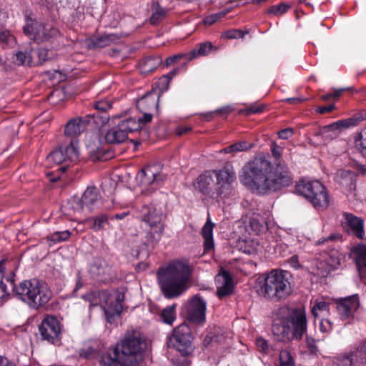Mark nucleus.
<instances>
[{"instance_id":"obj_1","label":"nucleus","mask_w":366,"mask_h":366,"mask_svg":"<svg viewBox=\"0 0 366 366\" xmlns=\"http://www.w3.org/2000/svg\"><path fill=\"white\" fill-rule=\"evenodd\" d=\"M240 180L247 188L261 194L280 190L292 182L287 165L277 163L273 167L264 155L257 156L243 167Z\"/></svg>"},{"instance_id":"obj_2","label":"nucleus","mask_w":366,"mask_h":366,"mask_svg":"<svg viewBox=\"0 0 366 366\" xmlns=\"http://www.w3.org/2000/svg\"><path fill=\"white\" fill-rule=\"evenodd\" d=\"M147 343L137 330L127 331L120 342L103 354L100 366H139L142 361Z\"/></svg>"},{"instance_id":"obj_3","label":"nucleus","mask_w":366,"mask_h":366,"mask_svg":"<svg viewBox=\"0 0 366 366\" xmlns=\"http://www.w3.org/2000/svg\"><path fill=\"white\" fill-rule=\"evenodd\" d=\"M192 269L189 264L174 261L158 270L157 279L163 295L167 299L180 296L188 288Z\"/></svg>"},{"instance_id":"obj_4","label":"nucleus","mask_w":366,"mask_h":366,"mask_svg":"<svg viewBox=\"0 0 366 366\" xmlns=\"http://www.w3.org/2000/svg\"><path fill=\"white\" fill-rule=\"evenodd\" d=\"M291 274L287 271L272 269L258 282V294L267 300L279 302L292 293Z\"/></svg>"},{"instance_id":"obj_5","label":"nucleus","mask_w":366,"mask_h":366,"mask_svg":"<svg viewBox=\"0 0 366 366\" xmlns=\"http://www.w3.org/2000/svg\"><path fill=\"white\" fill-rule=\"evenodd\" d=\"M14 294L31 309L38 310L49 302L52 292L48 285L33 279L21 282L14 287Z\"/></svg>"},{"instance_id":"obj_6","label":"nucleus","mask_w":366,"mask_h":366,"mask_svg":"<svg viewBox=\"0 0 366 366\" xmlns=\"http://www.w3.org/2000/svg\"><path fill=\"white\" fill-rule=\"evenodd\" d=\"M139 219L144 224L142 226V244L148 249H153L164 233L163 213L154 206L144 205L140 210Z\"/></svg>"},{"instance_id":"obj_7","label":"nucleus","mask_w":366,"mask_h":366,"mask_svg":"<svg viewBox=\"0 0 366 366\" xmlns=\"http://www.w3.org/2000/svg\"><path fill=\"white\" fill-rule=\"evenodd\" d=\"M295 189L300 195L304 196L315 207H327L328 196L324 185L319 181H300Z\"/></svg>"},{"instance_id":"obj_8","label":"nucleus","mask_w":366,"mask_h":366,"mask_svg":"<svg viewBox=\"0 0 366 366\" xmlns=\"http://www.w3.org/2000/svg\"><path fill=\"white\" fill-rule=\"evenodd\" d=\"M192 340L193 337L189 325L182 323L174 329L167 345L168 347L175 348L182 355L186 356L192 350Z\"/></svg>"},{"instance_id":"obj_9","label":"nucleus","mask_w":366,"mask_h":366,"mask_svg":"<svg viewBox=\"0 0 366 366\" xmlns=\"http://www.w3.org/2000/svg\"><path fill=\"white\" fill-rule=\"evenodd\" d=\"M136 120L129 118L121 121L117 126L109 129L105 134L104 139L107 144H119L128 139V134L138 130Z\"/></svg>"},{"instance_id":"obj_10","label":"nucleus","mask_w":366,"mask_h":366,"mask_svg":"<svg viewBox=\"0 0 366 366\" xmlns=\"http://www.w3.org/2000/svg\"><path fill=\"white\" fill-rule=\"evenodd\" d=\"M291 326L292 332L295 335V340H300L307 332L306 313L302 307L290 309L285 319Z\"/></svg>"},{"instance_id":"obj_11","label":"nucleus","mask_w":366,"mask_h":366,"mask_svg":"<svg viewBox=\"0 0 366 366\" xmlns=\"http://www.w3.org/2000/svg\"><path fill=\"white\" fill-rule=\"evenodd\" d=\"M167 174L159 172L158 168L154 165L146 166L137 174V182L139 186L149 187L152 189L164 182Z\"/></svg>"},{"instance_id":"obj_12","label":"nucleus","mask_w":366,"mask_h":366,"mask_svg":"<svg viewBox=\"0 0 366 366\" xmlns=\"http://www.w3.org/2000/svg\"><path fill=\"white\" fill-rule=\"evenodd\" d=\"M24 34L29 36L34 41L40 44L49 41L59 35V31L50 24L36 23L35 26H26L24 27Z\"/></svg>"},{"instance_id":"obj_13","label":"nucleus","mask_w":366,"mask_h":366,"mask_svg":"<svg viewBox=\"0 0 366 366\" xmlns=\"http://www.w3.org/2000/svg\"><path fill=\"white\" fill-rule=\"evenodd\" d=\"M206 301L199 295H194L189 301L187 318L189 322L202 325L205 322Z\"/></svg>"},{"instance_id":"obj_14","label":"nucleus","mask_w":366,"mask_h":366,"mask_svg":"<svg viewBox=\"0 0 366 366\" xmlns=\"http://www.w3.org/2000/svg\"><path fill=\"white\" fill-rule=\"evenodd\" d=\"M39 332L43 340L54 345L60 341L61 325L59 320L54 316H47L39 326Z\"/></svg>"},{"instance_id":"obj_15","label":"nucleus","mask_w":366,"mask_h":366,"mask_svg":"<svg viewBox=\"0 0 366 366\" xmlns=\"http://www.w3.org/2000/svg\"><path fill=\"white\" fill-rule=\"evenodd\" d=\"M216 178L215 191L217 196H226L229 194L231 184L235 180V173L229 169H223L219 171H213Z\"/></svg>"},{"instance_id":"obj_16","label":"nucleus","mask_w":366,"mask_h":366,"mask_svg":"<svg viewBox=\"0 0 366 366\" xmlns=\"http://www.w3.org/2000/svg\"><path fill=\"white\" fill-rule=\"evenodd\" d=\"M95 114H89L84 117H74L71 119L65 125L64 135L69 137H76L83 133L91 119L94 118Z\"/></svg>"},{"instance_id":"obj_17","label":"nucleus","mask_w":366,"mask_h":366,"mask_svg":"<svg viewBox=\"0 0 366 366\" xmlns=\"http://www.w3.org/2000/svg\"><path fill=\"white\" fill-rule=\"evenodd\" d=\"M345 224L348 234H353L362 239L365 234L363 220L352 214L345 212Z\"/></svg>"},{"instance_id":"obj_18","label":"nucleus","mask_w":366,"mask_h":366,"mask_svg":"<svg viewBox=\"0 0 366 366\" xmlns=\"http://www.w3.org/2000/svg\"><path fill=\"white\" fill-rule=\"evenodd\" d=\"M216 282L219 284L217 290V295L222 299L225 296L229 295L233 292V281L229 273L221 268L219 274L216 277Z\"/></svg>"},{"instance_id":"obj_19","label":"nucleus","mask_w":366,"mask_h":366,"mask_svg":"<svg viewBox=\"0 0 366 366\" xmlns=\"http://www.w3.org/2000/svg\"><path fill=\"white\" fill-rule=\"evenodd\" d=\"M81 197L85 207L91 212L101 208L103 205L98 189L95 187H87Z\"/></svg>"},{"instance_id":"obj_20","label":"nucleus","mask_w":366,"mask_h":366,"mask_svg":"<svg viewBox=\"0 0 366 366\" xmlns=\"http://www.w3.org/2000/svg\"><path fill=\"white\" fill-rule=\"evenodd\" d=\"M90 272L99 281H106L112 276V266L102 259H97L92 264Z\"/></svg>"},{"instance_id":"obj_21","label":"nucleus","mask_w":366,"mask_h":366,"mask_svg":"<svg viewBox=\"0 0 366 366\" xmlns=\"http://www.w3.org/2000/svg\"><path fill=\"white\" fill-rule=\"evenodd\" d=\"M124 300V293L117 291L115 302H111L107 308H104V313L107 322L112 323L115 320L116 317H119L122 312V303Z\"/></svg>"},{"instance_id":"obj_22","label":"nucleus","mask_w":366,"mask_h":366,"mask_svg":"<svg viewBox=\"0 0 366 366\" xmlns=\"http://www.w3.org/2000/svg\"><path fill=\"white\" fill-rule=\"evenodd\" d=\"M272 332L282 342H287L295 340V335L292 330L291 326L284 319L280 323H274Z\"/></svg>"},{"instance_id":"obj_23","label":"nucleus","mask_w":366,"mask_h":366,"mask_svg":"<svg viewBox=\"0 0 366 366\" xmlns=\"http://www.w3.org/2000/svg\"><path fill=\"white\" fill-rule=\"evenodd\" d=\"M112 103L108 100H99L94 103L93 107L97 110L93 118L97 124H106L109 119V116L106 112L112 108Z\"/></svg>"},{"instance_id":"obj_24","label":"nucleus","mask_w":366,"mask_h":366,"mask_svg":"<svg viewBox=\"0 0 366 366\" xmlns=\"http://www.w3.org/2000/svg\"><path fill=\"white\" fill-rule=\"evenodd\" d=\"M214 177L213 171L199 175L194 184L195 187L203 194H209L213 187L215 188Z\"/></svg>"},{"instance_id":"obj_25","label":"nucleus","mask_w":366,"mask_h":366,"mask_svg":"<svg viewBox=\"0 0 366 366\" xmlns=\"http://www.w3.org/2000/svg\"><path fill=\"white\" fill-rule=\"evenodd\" d=\"M366 364V342H363L356 351L349 355H345V366H352L355 363Z\"/></svg>"},{"instance_id":"obj_26","label":"nucleus","mask_w":366,"mask_h":366,"mask_svg":"<svg viewBox=\"0 0 366 366\" xmlns=\"http://www.w3.org/2000/svg\"><path fill=\"white\" fill-rule=\"evenodd\" d=\"M213 227L214 224L211 222L210 219H208L202 228V234L204 239V251H209L214 247Z\"/></svg>"},{"instance_id":"obj_27","label":"nucleus","mask_w":366,"mask_h":366,"mask_svg":"<svg viewBox=\"0 0 366 366\" xmlns=\"http://www.w3.org/2000/svg\"><path fill=\"white\" fill-rule=\"evenodd\" d=\"M360 307V301L357 295H350L345 297V320L351 317Z\"/></svg>"},{"instance_id":"obj_28","label":"nucleus","mask_w":366,"mask_h":366,"mask_svg":"<svg viewBox=\"0 0 366 366\" xmlns=\"http://www.w3.org/2000/svg\"><path fill=\"white\" fill-rule=\"evenodd\" d=\"M119 39V37L114 34H104L97 36H94L92 39V44L96 47H105L109 46L111 43L115 42Z\"/></svg>"},{"instance_id":"obj_29","label":"nucleus","mask_w":366,"mask_h":366,"mask_svg":"<svg viewBox=\"0 0 366 366\" xmlns=\"http://www.w3.org/2000/svg\"><path fill=\"white\" fill-rule=\"evenodd\" d=\"M162 63L159 57L149 56L145 58L140 64V70L142 73H149L156 69Z\"/></svg>"},{"instance_id":"obj_30","label":"nucleus","mask_w":366,"mask_h":366,"mask_svg":"<svg viewBox=\"0 0 366 366\" xmlns=\"http://www.w3.org/2000/svg\"><path fill=\"white\" fill-rule=\"evenodd\" d=\"M212 45L210 42H204L199 46L198 49L190 51L188 54H184L187 60H192L199 56L207 55L212 49Z\"/></svg>"},{"instance_id":"obj_31","label":"nucleus","mask_w":366,"mask_h":366,"mask_svg":"<svg viewBox=\"0 0 366 366\" xmlns=\"http://www.w3.org/2000/svg\"><path fill=\"white\" fill-rule=\"evenodd\" d=\"M350 256L356 262V265L366 262V246L360 244L351 249Z\"/></svg>"},{"instance_id":"obj_32","label":"nucleus","mask_w":366,"mask_h":366,"mask_svg":"<svg viewBox=\"0 0 366 366\" xmlns=\"http://www.w3.org/2000/svg\"><path fill=\"white\" fill-rule=\"evenodd\" d=\"M247 227L256 234L264 232L267 229V223L260 217H251Z\"/></svg>"},{"instance_id":"obj_33","label":"nucleus","mask_w":366,"mask_h":366,"mask_svg":"<svg viewBox=\"0 0 366 366\" xmlns=\"http://www.w3.org/2000/svg\"><path fill=\"white\" fill-rule=\"evenodd\" d=\"M343 127V120L325 126L323 128V132L325 134V138L335 139L340 135L341 128Z\"/></svg>"},{"instance_id":"obj_34","label":"nucleus","mask_w":366,"mask_h":366,"mask_svg":"<svg viewBox=\"0 0 366 366\" xmlns=\"http://www.w3.org/2000/svg\"><path fill=\"white\" fill-rule=\"evenodd\" d=\"M253 147L254 144L252 143L241 141L225 147L221 152H224V153L244 152L252 148Z\"/></svg>"},{"instance_id":"obj_35","label":"nucleus","mask_w":366,"mask_h":366,"mask_svg":"<svg viewBox=\"0 0 366 366\" xmlns=\"http://www.w3.org/2000/svg\"><path fill=\"white\" fill-rule=\"evenodd\" d=\"M88 222L91 224V227L95 231L104 229L105 226L109 224L108 217L104 214L89 219Z\"/></svg>"},{"instance_id":"obj_36","label":"nucleus","mask_w":366,"mask_h":366,"mask_svg":"<svg viewBox=\"0 0 366 366\" xmlns=\"http://www.w3.org/2000/svg\"><path fill=\"white\" fill-rule=\"evenodd\" d=\"M157 104L156 100L149 94H147L137 102V108L139 112L147 111V107H153Z\"/></svg>"},{"instance_id":"obj_37","label":"nucleus","mask_w":366,"mask_h":366,"mask_svg":"<svg viewBox=\"0 0 366 366\" xmlns=\"http://www.w3.org/2000/svg\"><path fill=\"white\" fill-rule=\"evenodd\" d=\"M366 119V114L356 113L352 117L345 119V129L357 127L360 122Z\"/></svg>"},{"instance_id":"obj_38","label":"nucleus","mask_w":366,"mask_h":366,"mask_svg":"<svg viewBox=\"0 0 366 366\" xmlns=\"http://www.w3.org/2000/svg\"><path fill=\"white\" fill-rule=\"evenodd\" d=\"M47 159L49 162H53L56 164H60L65 162L66 156L63 149V147H60L58 149L51 152L48 156Z\"/></svg>"},{"instance_id":"obj_39","label":"nucleus","mask_w":366,"mask_h":366,"mask_svg":"<svg viewBox=\"0 0 366 366\" xmlns=\"http://www.w3.org/2000/svg\"><path fill=\"white\" fill-rule=\"evenodd\" d=\"M66 159L70 162H76L79 157V152L74 145V142L71 141L69 144L66 147H63Z\"/></svg>"},{"instance_id":"obj_40","label":"nucleus","mask_w":366,"mask_h":366,"mask_svg":"<svg viewBox=\"0 0 366 366\" xmlns=\"http://www.w3.org/2000/svg\"><path fill=\"white\" fill-rule=\"evenodd\" d=\"M14 62L17 65L31 66L33 65L32 58L27 52L19 51L16 54Z\"/></svg>"},{"instance_id":"obj_41","label":"nucleus","mask_w":366,"mask_h":366,"mask_svg":"<svg viewBox=\"0 0 366 366\" xmlns=\"http://www.w3.org/2000/svg\"><path fill=\"white\" fill-rule=\"evenodd\" d=\"M174 308L175 305L167 307L162 311L161 317L164 322L171 325L174 319Z\"/></svg>"},{"instance_id":"obj_42","label":"nucleus","mask_w":366,"mask_h":366,"mask_svg":"<svg viewBox=\"0 0 366 366\" xmlns=\"http://www.w3.org/2000/svg\"><path fill=\"white\" fill-rule=\"evenodd\" d=\"M226 341V338L223 335L217 334V335H211L205 337L204 340V345L207 347L209 345H218L224 343Z\"/></svg>"},{"instance_id":"obj_43","label":"nucleus","mask_w":366,"mask_h":366,"mask_svg":"<svg viewBox=\"0 0 366 366\" xmlns=\"http://www.w3.org/2000/svg\"><path fill=\"white\" fill-rule=\"evenodd\" d=\"M280 366H295L291 353L287 350H281L279 355Z\"/></svg>"},{"instance_id":"obj_44","label":"nucleus","mask_w":366,"mask_h":366,"mask_svg":"<svg viewBox=\"0 0 366 366\" xmlns=\"http://www.w3.org/2000/svg\"><path fill=\"white\" fill-rule=\"evenodd\" d=\"M255 344L258 351L261 353L268 355L272 350L267 341L261 337L256 338Z\"/></svg>"},{"instance_id":"obj_45","label":"nucleus","mask_w":366,"mask_h":366,"mask_svg":"<svg viewBox=\"0 0 366 366\" xmlns=\"http://www.w3.org/2000/svg\"><path fill=\"white\" fill-rule=\"evenodd\" d=\"M71 235L69 230L55 232L49 236V239L54 242H60L67 240Z\"/></svg>"},{"instance_id":"obj_46","label":"nucleus","mask_w":366,"mask_h":366,"mask_svg":"<svg viewBox=\"0 0 366 366\" xmlns=\"http://www.w3.org/2000/svg\"><path fill=\"white\" fill-rule=\"evenodd\" d=\"M329 310V305L325 302H318L315 304L312 309V313L315 317H317L320 313L326 312Z\"/></svg>"},{"instance_id":"obj_47","label":"nucleus","mask_w":366,"mask_h":366,"mask_svg":"<svg viewBox=\"0 0 366 366\" xmlns=\"http://www.w3.org/2000/svg\"><path fill=\"white\" fill-rule=\"evenodd\" d=\"M167 11L162 8L160 7L159 5L157 6L156 8H154V11L153 12L151 19L150 22L152 24H156L159 21H160L166 14Z\"/></svg>"},{"instance_id":"obj_48","label":"nucleus","mask_w":366,"mask_h":366,"mask_svg":"<svg viewBox=\"0 0 366 366\" xmlns=\"http://www.w3.org/2000/svg\"><path fill=\"white\" fill-rule=\"evenodd\" d=\"M228 12L229 10H225L219 13L211 14L204 19V24L209 26L212 25L218 20L223 18Z\"/></svg>"},{"instance_id":"obj_49","label":"nucleus","mask_w":366,"mask_h":366,"mask_svg":"<svg viewBox=\"0 0 366 366\" xmlns=\"http://www.w3.org/2000/svg\"><path fill=\"white\" fill-rule=\"evenodd\" d=\"M68 204L71 206L73 211L77 213L81 212L85 207L82 201V197L81 199L74 197L68 202Z\"/></svg>"},{"instance_id":"obj_50","label":"nucleus","mask_w":366,"mask_h":366,"mask_svg":"<svg viewBox=\"0 0 366 366\" xmlns=\"http://www.w3.org/2000/svg\"><path fill=\"white\" fill-rule=\"evenodd\" d=\"M289 8L290 6L287 4L285 3H281L279 5H274L271 6L268 10V13L274 14L276 16H279L285 13Z\"/></svg>"},{"instance_id":"obj_51","label":"nucleus","mask_w":366,"mask_h":366,"mask_svg":"<svg viewBox=\"0 0 366 366\" xmlns=\"http://www.w3.org/2000/svg\"><path fill=\"white\" fill-rule=\"evenodd\" d=\"M264 108V104H259V105L254 104V105L250 106L249 108L242 109L240 111V113L244 114L246 115H249L252 114H258V113H261L263 111Z\"/></svg>"},{"instance_id":"obj_52","label":"nucleus","mask_w":366,"mask_h":366,"mask_svg":"<svg viewBox=\"0 0 366 366\" xmlns=\"http://www.w3.org/2000/svg\"><path fill=\"white\" fill-rule=\"evenodd\" d=\"M143 114V115L138 118L137 123V127H138V129L140 127V124H146L147 123H149L152 122L153 116L152 114L148 113L147 111L140 112Z\"/></svg>"},{"instance_id":"obj_53","label":"nucleus","mask_w":366,"mask_h":366,"mask_svg":"<svg viewBox=\"0 0 366 366\" xmlns=\"http://www.w3.org/2000/svg\"><path fill=\"white\" fill-rule=\"evenodd\" d=\"M343 92V89L340 88L339 89L335 90L332 93H329L321 97V99L325 101H329L330 99H336L339 98L342 93Z\"/></svg>"},{"instance_id":"obj_54","label":"nucleus","mask_w":366,"mask_h":366,"mask_svg":"<svg viewBox=\"0 0 366 366\" xmlns=\"http://www.w3.org/2000/svg\"><path fill=\"white\" fill-rule=\"evenodd\" d=\"M224 36L227 39H237V38H242L244 36V34L239 29H232L229 30L225 32Z\"/></svg>"},{"instance_id":"obj_55","label":"nucleus","mask_w":366,"mask_h":366,"mask_svg":"<svg viewBox=\"0 0 366 366\" xmlns=\"http://www.w3.org/2000/svg\"><path fill=\"white\" fill-rule=\"evenodd\" d=\"M354 139L357 146H358V144H366V127L361 133L355 134Z\"/></svg>"},{"instance_id":"obj_56","label":"nucleus","mask_w":366,"mask_h":366,"mask_svg":"<svg viewBox=\"0 0 366 366\" xmlns=\"http://www.w3.org/2000/svg\"><path fill=\"white\" fill-rule=\"evenodd\" d=\"M306 343L307 348L312 354H316L317 352L318 349L316 345V340L314 338L307 336Z\"/></svg>"},{"instance_id":"obj_57","label":"nucleus","mask_w":366,"mask_h":366,"mask_svg":"<svg viewBox=\"0 0 366 366\" xmlns=\"http://www.w3.org/2000/svg\"><path fill=\"white\" fill-rule=\"evenodd\" d=\"M355 174L350 171H345V179L346 178L350 179L349 191L352 192L355 190V182L354 179Z\"/></svg>"},{"instance_id":"obj_58","label":"nucleus","mask_w":366,"mask_h":366,"mask_svg":"<svg viewBox=\"0 0 366 366\" xmlns=\"http://www.w3.org/2000/svg\"><path fill=\"white\" fill-rule=\"evenodd\" d=\"M335 106L334 104H330L327 106H318L317 107L315 111L321 114H324L326 113L331 112L333 109H335Z\"/></svg>"},{"instance_id":"obj_59","label":"nucleus","mask_w":366,"mask_h":366,"mask_svg":"<svg viewBox=\"0 0 366 366\" xmlns=\"http://www.w3.org/2000/svg\"><path fill=\"white\" fill-rule=\"evenodd\" d=\"M48 53L49 51L46 49H39L37 52V56L39 58V63L42 64L46 61L48 59Z\"/></svg>"},{"instance_id":"obj_60","label":"nucleus","mask_w":366,"mask_h":366,"mask_svg":"<svg viewBox=\"0 0 366 366\" xmlns=\"http://www.w3.org/2000/svg\"><path fill=\"white\" fill-rule=\"evenodd\" d=\"M293 134V130L291 128H287L279 132L278 135L280 139H287Z\"/></svg>"},{"instance_id":"obj_61","label":"nucleus","mask_w":366,"mask_h":366,"mask_svg":"<svg viewBox=\"0 0 366 366\" xmlns=\"http://www.w3.org/2000/svg\"><path fill=\"white\" fill-rule=\"evenodd\" d=\"M9 290L8 289L5 282L1 280H0V300L3 299L6 296L9 295Z\"/></svg>"},{"instance_id":"obj_62","label":"nucleus","mask_w":366,"mask_h":366,"mask_svg":"<svg viewBox=\"0 0 366 366\" xmlns=\"http://www.w3.org/2000/svg\"><path fill=\"white\" fill-rule=\"evenodd\" d=\"M108 152H104L102 150H99L96 154H93L91 156V158L93 161L102 160L105 161L107 159V157H105Z\"/></svg>"},{"instance_id":"obj_63","label":"nucleus","mask_w":366,"mask_h":366,"mask_svg":"<svg viewBox=\"0 0 366 366\" xmlns=\"http://www.w3.org/2000/svg\"><path fill=\"white\" fill-rule=\"evenodd\" d=\"M116 182L112 180H108L104 184V190L106 192H107L109 194H111L114 192V190L116 187Z\"/></svg>"},{"instance_id":"obj_64","label":"nucleus","mask_w":366,"mask_h":366,"mask_svg":"<svg viewBox=\"0 0 366 366\" xmlns=\"http://www.w3.org/2000/svg\"><path fill=\"white\" fill-rule=\"evenodd\" d=\"M360 278L366 282V262L357 265Z\"/></svg>"}]
</instances>
